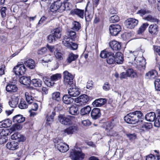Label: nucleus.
Returning a JSON list of instances; mask_svg holds the SVG:
<instances>
[{
    "label": "nucleus",
    "instance_id": "f257e3e1",
    "mask_svg": "<svg viewBox=\"0 0 160 160\" xmlns=\"http://www.w3.org/2000/svg\"><path fill=\"white\" fill-rule=\"evenodd\" d=\"M143 114L139 111H136L128 114L124 117V120L128 123L135 124L140 121H141V118Z\"/></svg>",
    "mask_w": 160,
    "mask_h": 160
},
{
    "label": "nucleus",
    "instance_id": "f03ea898",
    "mask_svg": "<svg viewBox=\"0 0 160 160\" xmlns=\"http://www.w3.org/2000/svg\"><path fill=\"white\" fill-rule=\"evenodd\" d=\"M130 56L134 57V62L137 66L138 68L140 70H144L145 68V65L146 64V60L142 55L141 57L136 56L138 54V51H135L132 52V51L130 52Z\"/></svg>",
    "mask_w": 160,
    "mask_h": 160
},
{
    "label": "nucleus",
    "instance_id": "7ed1b4c3",
    "mask_svg": "<svg viewBox=\"0 0 160 160\" xmlns=\"http://www.w3.org/2000/svg\"><path fill=\"white\" fill-rule=\"evenodd\" d=\"M119 124V121L117 118L112 119L111 121L107 122L106 123V129L107 131V134L109 136H114L117 135L116 131L113 130Z\"/></svg>",
    "mask_w": 160,
    "mask_h": 160
},
{
    "label": "nucleus",
    "instance_id": "20e7f679",
    "mask_svg": "<svg viewBox=\"0 0 160 160\" xmlns=\"http://www.w3.org/2000/svg\"><path fill=\"white\" fill-rule=\"evenodd\" d=\"M63 107L62 106L58 104L54 109L48 110L47 111L46 119V124L48 125H50L54 120V117L56 115L55 110H61L62 109Z\"/></svg>",
    "mask_w": 160,
    "mask_h": 160
},
{
    "label": "nucleus",
    "instance_id": "39448f33",
    "mask_svg": "<svg viewBox=\"0 0 160 160\" xmlns=\"http://www.w3.org/2000/svg\"><path fill=\"white\" fill-rule=\"evenodd\" d=\"M85 155L81 150L73 149L71 151L70 157L72 160H82L84 158Z\"/></svg>",
    "mask_w": 160,
    "mask_h": 160
},
{
    "label": "nucleus",
    "instance_id": "423d86ee",
    "mask_svg": "<svg viewBox=\"0 0 160 160\" xmlns=\"http://www.w3.org/2000/svg\"><path fill=\"white\" fill-rule=\"evenodd\" d=\"M71 39L67 36L65 35L62 41L63 44L66 47L72 50H75L78 47V45L75 43L72 42Z\"/></svg>",
    "mask_w": 160,
    "mask_h": 160
},
{
    "label": "nucleus",
    "instance_id": "0eeeda50",
    "mask_svg": "<svg viewBox=\"0 0 160 160\" xmlns=\"http://www.w3.org/2000/svg\"><path fill=\"white\" fill-rule=\"evenodd\" d=\"M63 82L66 85H72L73 83V76L72 74L66 71L63 72Z\"/></svg>",
    "mask_w": 160,
    "mask_h": 160
},
{
    "label": "nucleus",
    "instance_id": "6e6552de",
    "mask_svg": "<svg viewBox=\"0 0 160 160\" xmlns=\"http://www.w3.org/2000/svg\"><path fill=\"white\" fill-rule=\"evenodd\" d=\"M89 98L86 94L81 95L78 98L75 99V102L78 104L79 105H84L88 102Z\"/></svg>",
    "mask_w": 160,
    "mask_h": 160
},
{
    "label": "nucleus",
    "instance_id": "1a4fd4ad",
    "mask_svg": "<svg viewBox=\"0 0 160 160\" xmlns=\"http://www.w3.org/2000/svg\"><path fill=\"white\" fill-rule=\"evenodd\" d=\"M55 146L61 152H65L69 150V147L67 144L62 142L61 140L57 141Z\"/></svg>",
    "mask_w": 160,
    "mask_h": 160
},
{
    "label": "nucleus",
    "instance_id": "9d476101",
    "mask_svg": "<svg viewBox=\"0 0 160 160\" xmlns=\"http://www.w3.org/2000/svg\"><path fill=\"white\" fill-rule=\"evenodd\" d=\"M68 92L69 95L73 97H76L80 94L79 89L74 84L70 85L68 90Z\"/></svg>",
    "mask_w": 160,
    "mask_h": 160
},
{
    "label": "nucleus",
    "instance_id": "9b49d317",
    "mask_svg": "<svg viewBox=\"0 0 160 160\" xmlns=\"http://www.w3.org/2000/svg\"><path fill=\"white\" fill-rule=\"evenodd\" d=\"M79 130V128L76 125L69 126L64 130V133L68 135H71L77 133Z\"/></svg>",
    "mask_w": 160,
    "mask_h": 160
},
{
    "label": "nucleus",
    "instance_id": "f8f14e48",
    "mask_svg": "<svg viewBox=\"0 0 160 160\" xmlns=\"http://www.w3.org/2000/svg\"><path fill=\"white\" fill-rule=\"evenodd\" d=\"M109 29L110 34L113 36L117 35L121 30V28L118 24H112L109 27Z\"/></svg>",
    "mask_w": 160,
    "mask_h": 160
},
{
    "label": "nucleus",
    "instance_id": "ddd939ff",
    "mask_svg": "<svg viewBox=\"0 0 160 160\" xmlns=\"http://www.w3.org/2000/svg\"><path fill=\"white\" fill-rule=\"evenodd\" d=\"M13 70L16 74L22 75L24 74L26 68L23 64L18 65L14 67Z\"/></svg>",
    "mask_w": 160,
    "mask_h": 160
},
{
    "label": "nucleus",
    "instance_id": "4468645a",
    "mask_svg": "<svg viewBox=\"0 0 160 160\" xmlns=\"http://www.w3.org/2000/svg\"><path fill=\"white\" fill-rule=\"evenodd\" d=\"M138 21L137 20L132 18H129L126 20L125 22L126 27L129 28H133L138 24Z\"/></svg>",
    "mask_w": 160,
    "mask_h": 160
},
{
    "label": "nucleus",
    "instance_id": "2eb2a0df",
    "mask_svg": "<svg viewBox=\"0 0 160 160\" xmlns=\"http://www.w3.org/2000/svg\"><path fill=\"white\" fill-rule=\"evenodd\" d=\"M109 45L111 48L113 50H119L121 48V43L115 40H112L110 42Z\"/></svg>",
    "mask_w": 160,
    "mask_h": 160
},
{
    "label": "nucleus",
    "instance_id": "dca6fc26",
    "mask_svg": "<svg viewBox=\"0 0 160 160\" xmlns=\"http://www.w3.org/2000/svg\"><path fill=\"white\" fill-rule=\"evenodd\" d=\"M6 146L7 148L8 149L14 150L19 148V144L17 142L13 141L8 142Z\"/></svg>",
    "mask_w": 160,
    "mask_h": 160
},
{
    "label": "nucleus",
    "instance_id": "f3484780",
    "mask_svg": "<svg viewBox=\"0 0 160 160\" xmlns=\"http://www.w3.org/2000/svg\"><path fill=\"white\" fill-rule=\"evenodd\" d=\"M18 97L14 95L12 96L8 102L10 106L12 108H16L18 103Z\"/></svg>",
    "mask_w": 160,
    "mask_h": 160
},
{
    "label": "nucleus",
    "instance_id": "a211bd4d",
    "mask_svg": "<svg viewBox=\"0 0 160 160\" xmlns=\"http://www.w3.org/2000/svg\"><path fill=\"white\" fill-rule=\"evenodd\" d=\"M58 119L61 123L65 125H69L71 123V121L69 118L62 115L58 116Z\"/></svg>",
    "mask_w": 160,
    "mask_h": 160
},
{
    "label": "nucleus",
    "instance_id": "6ab92c4d",
    "mask_svg": "<svg viewBox=\"0 0 160 160\" xmlns=\"http://www.w3.org/2000/svg\"><path fill=\"white\" fill-rule=\"evenodd\" d=\"M100 110L98 108H94L91 112V116L94 120L98 118L101 116Z\"/></svg>",
    "mask_w": 160,
    "mask_h": 160
},
{
    "label": "nucleus",
    "instance_id": "aec40b11",
    "mask_svg": "<svg viewBox=\"0 0 160 160\" xmlns=\"http://www.w3.org/2000/svg\"><path fill=\"white\" fill-rule=\"evenodd\" d=\"M24 64L30 69H33L35 67L34 61L32 59L27 58L25 59Z\"/></svg>",
    "mask_w": 160,
    "mask_h": 160
},
{
    "label": "nucleus",
    "instance_id": "412c9836",
    "mask_svg": "<svg viewBox=\"0 0 160 160\" xmlns=\"http://www.w3.org/2000/svg\"><path fill=\"white\" fill-rule=\"evenodd\" d=\"M148 30L151 34L156 35L158 32V26L156 24H152L149 26Z\"/></svg>",
    "mask_w": 160,
    "mask_h": 160
},
{
    "label": "nucleus",
    "instance_id": "4be33fe9",
    "mask_svg": "<svg viewBox=\"0 0 160 160\" xmlns=\"http://www.w3.org/2000/svg\"><path fill=\"white\" fill-rule=\"evenodd\" d=\"M61 6V3L60 2H54L50 6V10L52 12H54L60 9V11Z\"/></svg>",
    "mask_w": 160,
    "mask_h": 160
},
{
    "label": "nucleus",
    "instance_id": "5701e85b",
    "mask_svg": "<svg viewBox=\"0 0 160 160\" xmlns=\"http://www.w3.org/2000/svg\"><path fill=\"white\" fill-rule=\"evenodd\" d=\"M70 13L71 14H75L81 18H83L84 17V10L76 8L72 10Z\"/></svg>",
    "mask_w": 160,
    "mask_h": 160
},
{
    "label": "nucleus",
    "instance_id": "b1692460",
    "mask_svg": "<svg viewBox=\"0 0 160 160\" xmlns=\"http://www.w3.org/2000/svg\"><path fill=\"white\" fill-rule=\"evenodd\" d=\"M11 139L18 141V142H23L25 140V138L23 135L20 133L16 132L11 136Z\"/></svg>",
    "mask_w": 160,
    "mask_h": 160
},
{
    "label": "nucleus",
    "instance_id": "393cba45",
    "mask_svg": "<svg viewBox=\"0 0 160 160\" xmlns=\"http://www.w3.org/2000/svg\"><path fill=\"white\" fill-rule=\"evenodd\" d=\"M106 102L105 99L99 98L96 100L92 103V104L94 106L100 107L105 104Z\"/></svg>",
    "mask_w": 160,
    "mask_h": 160
},
{
    "label": "nucleus",
    "instance_id": "a878e982",
    "mask_svg": "<svg viewBox=\"0 0 160 160\" xmlns=\"http://www.w3.org/2000/svg\"><path fill=\"white\" fill-rule=\"evenodd\" d=\"M115 56V62L118 64H121L123 61V55L121 52H117Z\"/></svg>",
    "mask_w": 160,
    "mask_h": 160
},
{
    "label": "nucleus",
    "instance_id": "bb28decb",
    "mask_svg": "<svg viewBox=\"0 0 160 160\" xmlns=\"http://www.w3.org/2000/svg\"><path fill=\"white\" fill-rule=\"evenodd\" d=\"M19 82L21 84L27 86L31 83V81L29 77L23 76L20 78Z\"/></svg>",
    "mask_w": 160,
    "mask_h": 160
},
{
    "label": "nucleus",
    "instance_id": "cd10ccee",
    "mask_svg": "<svg viewBox=\"0 0 160 160\" xmlns=\"http://www.w3.org/2000/svg\"><path fill=\"white\" fill-rule=\"evenodd\" d=\"M18 90L16 85L12 84H9L6 87V90L8 92H15Z\"/></svg>",
    "mask_w": 160,
    "mask_h": 160
},
{
    "label": "nucleus",
    "instance_id": "c85d7f7f",
    "mask_svg": "<svg viewBox=\"0 0 160 160\" xmlns=\"http://www.w3.org/2000/svg\"><path fill=\"white\" fill-rule=\"evenodd\" d=\"M109 55L107 58V62L110 64H113L115 63V56L114 53L110 52L108 53Z\"/></svg>",
    "mask_w": 160,
    "mask_h": 160
},
{
    "label": "nucleus",
    "instance_id": "c756f323",
    "mask_svg": "<svg viewBox=\"0 0 160 160\" xmlns=\"http://www.w3.org/2000/svg\"><path fill=\"white\" fill-rule=\"evenodd\" d=\"M156 117V114L154 112H151L148 113L145 116V119L149 122H153Z\"/></svg>",
    "mask_w": 160,
    "mask_h": 160
},
{
    "label": "nucleus",
    "instance_id": "7c9ffc66",
    "mask_svg": "<svg viewBox=\"0 0 160 160\" xmlns=\"http://www.w3.org/2000/svg\"><path fill=\"white\" fill-rule=\"evenodd\" d=\"M25 120V118L21 115H17L13 118V121L14 122L21 123L23 122Z\"/></svg>",
    "mask_w": 160,
    "mask_h": 160
},
{
    "label": "nucleus",
    "instance_id": "2f4dec72",
    "mask_svg": "<svg viewBox=\"0 0 160 160\" xmlns=\"http://www.w3.org/2000/svg\"><path fill=\"white\" fill-rule=\"evenodd\" d=\"M62 100L64 103L67 104H71L74 101V99L68 95L64 96Z\"/></svg>",
    "mask_w": 160,
    "mask_h": 160
},
{
    "label": "nucleus",
    "instance_id": "473e14b6",
    "mask_svg": "<svg viewBox=\"0 0 160 160\" xmlns=\"http://www.w3.org/2000/svg\"><path fill=\"white\" fill-rule=\"evenodd\" d=\"M69 113L73 115H77L79 113L78 107L76 105H72L69 108Z\"/></svg>",
    "mask_w": 160,
    "mask_h": 160
},
{
    "label": "nucleus",
    "instance_id": "72a5a7b5",
    "mask_svg": "<svg viewBox=\"0 0 160 160\" xmlns=\"http://www.w3.org/2000/svg\"><path fill=\"white\" fill-rule=\"evenodd\" d=\"M11 133V132L10 129L7 128H0V137H2L8 136Z\"/></svg>",
    "mask_w": 160,
    "mask_h": 160
},
{
    "label": "nucleus",
    "instance_id": "f704fd0d",
    "mask_svg": "<svg viewBox=\"0 0 160 160\" xmlns=\"http://www.w3.org/2000/svg\"><path fill=\"white\" fill-rule=\"evenodd\" d=\"M146 76L148 78L151 79L154 78L158 76L157 71L155 70H151L146 73Z\"/></svg>",
    "mask_w": 160,
    "mask_h": 160
},
{
    "label": "nucleus",
    "instance_id": "c9c22d12",
    "mask_svg": "<svg viewBox=\"0 0 160 160\" xmlns=\"http://www.w3.org/2000/svg\"><path fill=\"white\" fill-rule=\"evenodd\" d=\"M31 84L36 87H40L42 86V81L38 79H32L31 82Z\"/></svg>",
    "mask_w": 160,
    "mask_h": 160
},
{
    "label": "nucleus",
    "instance_id": "e433bc0d",
    "mask_svg": "<svg viewBox=\"0 0 160 160\" xmlns=\"http://www.w3.org/2000/svg\"><path fill=\"white\" fill-rule=\"evenodd\" d=\"M91 111V108L89 106H87L82 108L81 110L80 113L82 115L88 114Z\"/></svg>",
    "mask_w": 160,
    "mask_h": 160
},
{
    "label": "nucleus",
    "instance_id": "4c0bfd02",
    "mask_svg": "<svg viewBox=\"0 0 160 160\" xmlns=\"http://www.w3.org/2000/svg\"><path fill=\"white\" fill-rule=\"evenodd\" d=\"M78 56L77 54H75L72 53H70L67 58L68 62L69 63L72 61L75 60L78 57Z\"/></svg>",
    "mask_w": 160,
    "mask_h": 160
},
{
    "label": "nucleus",
    "instance_id": "58836bf2",
    "mask_svg": "<svg viewBox=\"0 0 160 160\" xmlns=\"http://www.w3.org/2000/svg\"><path fill=\"white\" fill-rule=\"evenodd\" d=\"M72 7L71 4L69 2L61 3V10H62V11H63L65 10H69Z\"/></svg>",
    "mask_w": 160,
    "mask_h": 160
},
{
    "label": "nucleus",
    "instance_id": "ea45409f",
    "mask_svg": "<svg viewBox=\"0 0 160 160\" xmlns=\"http://www.w3.org/2000/svg\"><path fill=\"white\" fill-rule=\"evenodd\" d=\"M2 127L6 128L10 126L12 124V121L10 119H8L4 120L0 122Z\"/></svg>",
    "mask_w": 160,
    "mask_h": 160
},
{
    "label": "nucleus",
    "instance_id": "a19ab883",
    "mask_svg": "<svg viewBox=\"0 0 160 160\" xmlns=\"http://www.w3.org/2000/svg\"><path fill=\"white\" fill-rule=\"evenodd\" d=\"M152 128V124L150 123H145L141 126L142 130L144 131L148 130Z\"/></svg>",
    "mask_w": 160,
    "mask_h": 160
},
{
    "label": "nucleus",
    "instance_id": "79ce46f5",
    "mask_svg": "<svg viewBox=\"0 0 160 160\" xmlns=\"http://www.w3.org/2000/svg\"><path fill=\"white\" fill-rule=\"evenodd\" d=\"M53 35L56 38H60L61 36V29L60 28H57L53 30Z\"/></svg>",
    "mask_w": 160,
    "mask_h": 160
},
{
    "label": "nucleus",
    "instance_id": "37998d69",
    "mask_svg": "<svg viewBox=\"0 0 160 160\" xmlns=\"http://www.w3.org/2000/svg\"><path fill=\"white\" fill-rule=\"evenodd\" d=\"M81 28V25L80 23L77 21H74L72 22V29L75 31H78Z\"/></svg>",
    "mask_w": 160,
    "mask_h": 160
},
{
    "label": "nucleus",
    "instance_id": "c03bdc74",
    "mask_svg": "<svg viewBox=\"0 0 160 160\" xmlns=\"http://www.w3.org/2000/svg\"><path fill=\"white\" fill-rule=\"evenodd\" d=\"M28 106V104L26 101L23 99H21L18 104L19 108L21 109H25L27 108Z\"/></svg>",
    "mask_w": 160,
    "mask_h": 160
},
{
    "label": "nucleus",
    "instance_id": "a18cd8bd",
    "mask_svg": "<svg viewBox=\"0 0 160 160\" xmlns=\"http://www.w3.org/2000/svg\"><path fill=\"white\" fill-rule=\"evenodd\" d=\"M144 19L148 21L153 22H158L159 20L155 18L152 17L151 15H148L144 18Z\"/></svg>",
    "mask_w": 160,
    "mask_h": 160
},
{
    "label": "nucleus",
    "instance_id": "49530a36",
    "mask_svg": "<svg viewBox=\"0 0 160 160\" xmlns=\"http://www.w3.org/2000/svg\"><path fill=\"white\" fill-rule=\"evenodd\" d=\"M126 72L128 77H130L133 78H136L137 77L136 73L134 72L132 69H128Z\"/></svg>",
    "mask_w": 160,
    "mask_h": 160
},
{
    "label": "nucleus",
    "instance_id": "de8ad7c7",
    "mask_svg": "<svg viewBox=\"0 0 160 160\" xmlns=\"http://www.w3.org/2000/svg\"><path fill=\"white\" fill-rule=\"evenodd\" d=\"M22 126L19 124H14L13 125L10 129L11 133L16 130H20L22 128Z\"/></svg>",
    "mask_w": 160,
    "mask_h": 160
},
{
    "label": "nucleus",
    "instance_id": "09e8293b",
    "mask_svg": "<svg viewBox=\"0 0 160 160\" xmlns=\"http://www.w3.org/2000/svg\"><path fill=\"white\" fill-rule=\"evenodd\" d=\"M148 26V24L147 23H143L142 25L140 27L138 31V33L139 34H142L145 30L146 29Z\"/></svg>",
    "mask_w": 160,
    "mask_h": 160
},
{
    "label": "nucleus",
    "instance_id": "8fccbe9b",
    "mask_svg": "<svg viewBox=\"0 0 160 160\" xmlns=\"http://www.w3.org/2000/svg\"><path fill=\"white\" fill-rule=\"evenodd\" d=\"M67 36L72 40H74L76 37V32L73 31H68L67 32Z\"/></svg>",
    "mask_w": 160,
    "mask_h": 160
},
{
    "label": "nucleus",
    "instance_id": "3c124183",
    "mask_svg": "<svg viewBox=\"0 0 160 160\" xmlns=\"http://www.w3.org/2000/svg\"><path fill=\"white\" fill-rule=\"evenodd\" d=\"M62 77L61 74L60 73H56L51 76L50 79L52 81H55L60 79Z\"/></svg>",
    "mask_w": 160,
    "mask_h": 160
},
{
    "label": "nucleus",
    "instance_id": "603ef678",
    "mask_svg": "<svg viewBox=\"0 0 160 160\" xmlns=\"http://www.w3.org/2000/svg\"><path fill=\"white\" fill-rule=\"evenodd\" d=\"M60 94L59 92H57L53 93L52 94V98L55 100L59 101L61 100Z\"/></svg>",
    "mask_w": 160,
    "mask_h": 160
},
{
    "label": "nucleus",
    "instance_id": "864d4df0",
    "mask_svg": "<svg viewBox=\"0 0 160 160\" xmlns=\"http://www.w3.org/2000/svg\"><path fill=\"white\" fill-rule=\"evenodd\" d=\"M25 95L27 102L28 104L32 103L33 102V100L30 95L28 92H26L25 93Z\"/></svg>",
    "mask_w": 160,
    "mask_h": 160
},
{
    "label": "nucleus",
    "instance_id": "5fc2aeb1",
    "mask_svg": "<svg viewBox=\"0 0 160 160\" xmlns=\"http://www.w3.org/2000/svg\"><path fill=\"white\" fill-rule=\"evenodd\" d=\"M119 17L116 15H113L110 18V21L111 23H114L119 21Z\"/></svg>",
    "mask_w": 160,
    "mask_h": 160
},
{
    "label": "nucleus",
    "instance_id": "6e6d98bb",
    "mask_svg": "<svg viewBox=\"0 0 160 160\" xmlns=\"http://www.w3.org/2000/svg\"><path fill=\"white\" fill-rule=\"evenodd\" d=\"M154 83L155 89L157 91H160V78L157 79Z\"/></svg>",
    "mask_w": 160,
    "mask_h": 160
},
{
    "label": "nucleus",
    "instance_id": "4d7b16f0",
    "mask_svg": "<svg viewBox=\"0 0 160 160\" xmlns=\"http://www.w3.org/2000/svg\"><path fill=\"white\" fill-rule=\"evenodd\" d=\"M43 80L44 83L48 86L50 87L52 86V84L49 81V78L47 77H44L42 78Z\"/></svg>",
    "mask_w": 160,
    "mask_h": 160
},
{
    "label": "nucleus",
    "instance_id": "13d9d810",
    "mask_svg": "<svg viewBox=\"0 0 160 160\" xmlns=\"http://www.w3.org/2000/svg\"><path fill=\"white\" fill-rule=\"evenodd\" d=\"M110 52H108L106 50L102 51L100 54V56L102 58H105L108 57V56L109 55L108 53Z\"/></svg>",
    "mask_w": 160,
    "mask_h": 160
},
{
    "label": "nucleus",
    "instance_id": "bf43d9fd",
    "mask_svg": "<svg viewBox=\"0 0 160 160\" xmlns=\"http://www.w3.org/2000/svg\"><path fill=\"white\" fill-rule=\"evenodd\" d=\"M127 136L131 141H132L136 139V135L134 133L127 134Z\"/></svg>",
    "mask_w": 160,
    "mask_h": 160
},
{
    "label": "nucleus",
    "instance_id": "052dcab7",
    "mask_svg": "<svg viewBox=\"0 0 160 160\" xmlns=\"http://www.w3.org/2000/svg\"><path fill=\"white\" fill-rule=\"evenodd\" d=\"M155 126L156 127H160V116H157L154 122Z\"/></svg>",
    "mask_w": 160,
    "mask_h": 160
},
{
    "label": "nucleus",
    "instance_id": "680f3d73",
    "mask_svg": "<svg viewBox=\"0 0 160 160\" xmlns=\"http://www.w3.org/2000/svg\"><path fill=\"white\" fill-rule=\"evenodd\" d=\"M48 42L51 43L55 41V36L53 34L49 35L48 37Z\"/></svg>",
    "mask_w": 160,
    "mask_h": 160
},
{
    "label": "nucleus",
    "instance_id": "e2e57ef3",
    "mask_svg": "<svg viewBox=\"0 0 160 160\" xmlns=\"http://www.w3.org/2000/svg\"><path fill=\"white\" fill-rule=\"evenodd\" d=\"M156 158H157V156H155L154 155L151 154L146 157V160H155Z\"/></svg>",
    "mask_w": 160,
    "mask_h": 160
},
{
    "label": "nucleus",
    "instance_id": "0e129e2a",
    "mask_svg": "<svg viewBox=\"0 0 160 160\" xmlns=\"http://www.w3.org/2000/svg\"><path fill=\"white\" fill-rule=\"evenodd\" d=\"M56 52H55V55L56 57L58 58L60 60H61L62 58V54L60 52H58L57 50H56Z\"/></svg>",
    "mask_w": 160,
    "mask_h": 160
},
{
    "label": "nucleus",
    "instance_id": "69168bd1",
    "mask_svg": "<svg viewBox=\"0 0 160 160\" xmlns=\"http://www.w3.org/2000/svg\"><path fill=\"white\" fill-rule=\"evenodd\" d=\"M47 50V48L44 47L42 48L41 49L38 50V54L42 55L46 52Z\"/></svg>",
    "mask_w": 160,
    "mask_h": 160
},
{
    "label": "nucleus",
    "instance_id": "338daca9",
    "mask_svg": "<svg viewBox=\"0 0 160 160\" xmlns=\"http://www.w3.org/2000/svg\"><path fill=\"white\" fill-rule=\"evenodd\" d=\"M92 18V15L91 14H88V15L85 14V20L86 22H89L91 21Z\"/></svg>",
    "mask_w": 160,
    "mask_h": 160
},
{
    "label": "nucleus",
    "instance_id": "774afa93",
    "mask_svg": "<svg viewBox=\"0 0 160 160\" xmlns=\"http://www.w3.org/2000/svg\"><path fill=\"white\" fill-rule=\"evenodd\" d=\"M6 8L5 7L2 8L1 9V14L2 17L4 18L6 16L5 11Z\"/></svg>",
    "mask_w": 160,
    "mask_h": 160
}]
</instances>
